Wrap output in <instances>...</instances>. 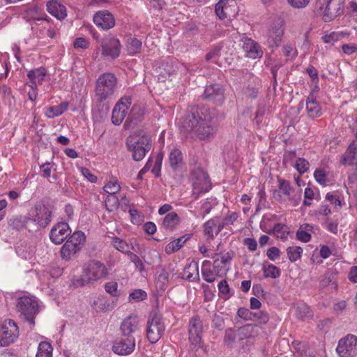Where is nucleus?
Masks as SVG:
<instances>
[{"instance_id": "nucleus-1", "label": "nucleus", "mask_w": 357, "mask_h": 357, "mask_svg": "<svg viewBox=\"0 0 357 357\" xmlns=\"http://www.w3.org/2000/svg\"><path fill=\"white\" fill-rule=\"evenodd\" d=\"M182 130L192 138L210 139L214 136L212 117L207 109L197 110L188 116L182 124Z\"/></svg>"}, {"instance_id": "nucleus-2", "label": "nucleus", "mask_w": 357, "mask_h": 357, "mask_svg": "<svg viewBox=\"0 0 357 357\" xmlns=\"http://www.w3.org/2000/svg\"><path fill=\"white\" fill-rule=\"evenodd\" d=\"M126 144L128 151L132 152V159L135 161L142 160L151 149V138L143 130L129 135Z\"/></svg>"}, {"instance_id": "nucleus-3", "label": "nucleus", "mask_w": 357, "mask_h": 357, "mask_svg": "<svg viewBox=\"0 0 357 357\" xmlns=\"http://www.w3.org/2000/svg\"><path fill=\"white\" fill-rule=\"evenodd\" d=\"M108 275V270L105 265L97 260L89 261L84 269L83 275L75 282L76 286H84L85 284L103 279Z\"/></svg>"}, {"instance_id": "nucleus-4", "label": "nucleus", "mask_w": 357, "mask_h": 357, "mask_svg": "<svg viewBox=\"0 0 357 357\" xmlns=\"http://www.w3.org/2000/svg\"><path fill=\"white\" fill-rule=\"evenodd\" d=\"M190 179L192 185V195L195 199H198L202 193L208 192L211 188L208 174L200 167H195L191 171Z\"/></svg>"}, {"instance_id": "nucleus-5", "label": "nucleus", "mask_w": 357, "mask_h": 357, "mask_svg": "<svg viewBox=\"0 0 357 357\" xmlns=\"http://www.w3.org/2000/svg\"><path fill=\"white\" fill-rule=\"evenodd\" d=\"M17 309L20 317L33 328L35 326V317L38 313V302L29 296L20 297L17 299Z\"/></svg>"}, {"instance_id": "nucleus-6", "label": "nucleus", "mask_w": 357, "mask_h": 357, "mask_svg": "<svg viewBox=\"0 0 357 357\" xmlns=\"http://www.w3.org/2000/svg\"><path fill=\"white\" fill-rule=\"evenodd\" d=\"M116 77L114 75L106 73L100 75L96 81V92L100 100L111 97L116 86Z\"/></svg>"}, {"instance_id": "nucleus-7", "label": "nucleus", "mask_w": 357, "mask_h": 357, "mask_svg": "<svg viewBox=\"0 0 357 357\" xmlns=\"http://www.w3.org/2000/svg\"><path fill=\"white\" fill-rule=\"evenodd\" d=\"M52 214L51 206L40 202L29 210L28 216L31 223H35L38 227H45L51 222Z\"/></svg>"}, {"instance_id": "nucleus-8", "label": "nucleus", "mask_w": 357, "mask_h": 357, "mask_svg": "<svg viewBox=\"0 0 357 357\" xmlns=\"http://www.w3.org/2000/svg\"><path fill=\"white\" fill-rule=\"evenodd\" d=\"M165 330L161 315L156 311L150 313L146 326V337L151 343L157 342Z\"/></svg>"}, {"instance_id": "nucleus-9", "label": "nucleus", "mask_w": 357, "mask_h": 357, "mask_svg": "<svg viewBox=\"0 0 357 357\" xmlns=\"http://www.w3.org/2000/svg\"><path fill=\"white\" fill-rule=\"evenodd\" d=\"M323 10L324 22H331L344 12L343 0H318Z\"/></svg>"}, {"instance_id": "nucleus-10", "label": "nucleus", "mask_w": 357, "mask_h": 357, "mask_svg": "<svg viewBox=\"0 0 357 357\" xmlns=\"http://www.w3.org/2000/svg\"><path fill=\"white\" fill-rule=\"evenodd\" d=\"M284 35V27L282 22L278 20L273 22L267 30L266 34V44L273 50L278 47Z\"/></svg>"}, {"instance_id": "nucleus-11", "label": "nucleus", "mask_w": 357, "mask_h": 357, "mask_svg": "<svg viewBox=\"0 0 357 357\" xmlns=\"http://www.w3.org/2000/svg\"><path fill=\"white\" fill-rule=\"evenodd\" d=\"M336 351L340 357H355L357 356V337L347 335L340 339Z\"/></svg>"}, {"instance_id": "nucleus-12", "label": "nucleus", "mask_w": 357, "mask_h": 357, "mask_svg": "<svg viewBox=\"0 0 357 357\" xmlns=\"http://www.w3.org/2000/svg\"><path fill=\"white\" fill-rule=\"evenodd\" d=\"M1 335L4 347L15 342L19 336V328L17 324L11 319H6L0 323Z\"/></svg>"}, {"instance_id": "nucleus-13", "label": "nucleus", "mask_w": 357, "mask_h": 357, "mask_svg": "<svg viewBox=\"0 0 357 357\" xmlns=\"http://www.w3.org/2000/svg\"><path fill=\"white\" fill-rule=\"evenodd\" d=\"M131 104V98L128 96L122 97L117 102L113 109L112 115V121L114 125L119 126L123 122Z\"/></svg>"}, {"instance_id": "nucleus-14", "label": "nucleus", "mask_w": 357, "mask_h": 357, "mask_svg": "<svg viewBox=\"0 0 357 357\" xmlns=\"http://www.w3.org/2000/svg\"><path fill=\"white\" fill-rule=\"evenodd\" d=\"M202 332V321L197 316L192 317L188 324L189 340L192 344L195 346L200 344Z\"/></svg>"}, {"instance_id": "nucleus-15", "label": "nucleus", "mask_w": 357, "mask_h": 357, "mask_svg": "<svg viewBox=\"0 0 357 357\" xmlns=\"http://www.w3.org/2000/svg\"><path fill=\"white\" fill-rule=\"evenodd\" d=\"M102 54L104 56H108L111 59L117 58L121 52V44L119 39L108 36L105 38L102 41Z\"/></svg>"}, {"instance_id": "nucleus-16", "label": "nucleus", "mask_w": 357, "mask_h": 357, "mask_svg": "<svg viewBox=\"0 0 357 357\" xmlns=\"http://www.w3.org/2000/svg\"><path fill=\"white\" fill-rule=\"evenodd\" d=\"M215 13L221 19L234 17L236 14V3L234 1L220 0L215 6Z\"/></svg>"}, {"instance_id": "nucleus-17", "label": "nucleus", "mask_w": 357, "mask_h": 357, "mask_svg": "<svg viewBox=\"0 0 357 357\" xmlns=\"http://www.w3.org/2000/svg\"><path fill=\"white\" fill-rule=\"evenodd\" d=\"M202 96L204 99L216 105H221L225 100L224 90L218 84L206 86Z\"/></svg>"}, {"instance_id": "nucleus-18", "label": "nucleus", "mask_w": 357, "mask_h": 357, "mask_svg": "<svg viewBox=\"0 0 357 357\" xmlns=\"http://www.w3.org/2000/svg\"><path fill=\"white\" fill-rule=\"evenodd\" d=\"M135 337H123L121 335V339L113 344L112 350L119 355H128L135 350Z\"/></svg>"}, {"instance_id": "nucleus-19", "label": "nucleus", "mask_w": 357, "mask_h": 357, "mask_svg": "<svg viewBox=\"0 0 357 357\" xmlns=\"http://www.w3.org/2000/svg\"><path fill=\"white\" fill-rule=\"evenodd\" d=\"M70 232V227L67 223L59 222L52 228L50 232V238L52 243L59 245L64 241Z\"/></svg>"}, {"instance_id": "nucleus-20", "label": "nucleus", "mask_w": 357, "mask_h": 357, "mask_svg": "<svg viewBox=\"0 0 357 357\" xmlns=\"http://www.w3.org/2000/svg\"><path fill=\"white\" fill-rule=\"evenodd\" d=\"M93 22L103 30H109L115 25L114 17L107 10L97 12L93 16Z\"/></svg>"}, {"instance_id": "nucleus-21", "label": "nucleus", "mask_w": 357, "mask_h": 357, "mask_svg": "<svg viewBox=\"0 0 357 357\" xmlns=\"http://www.w3.org/2000/svg\"><path fill=\"white\" fill-rule=\"evenodd\" d=\"M123 337H135L139 331V320L137 316H128L121 323L120 327Z\"/></svg>"}, {"instance_id": "nucleus-22", "label": "nucleus", "mask_w": 357, "mask_h": 357, "mask_svg": "<svg viewBox=\"0 0 357 357\" xmlns=\"http://www.w3.org/2000/svg\"><path fill=\"white\" fill-rule=\"evenodd\" d=\"M241 40L246 56L251 59H257L263 56V51L257 42L248 37H243Z\"/></svg>"}, {"instance_id": "nucleus-23", "label": "nucleus", "mask_w": 357, "mask_h": 357, "mask_svg": "<svg viewBox=\"0 0 357 357\" xmlns=\"http://www.w3.org/2000/svg\"><path fill=\"white\" fill-rule=\"evenodd\" d=\"M144 109L138 105H134L130 114L124 123L123 127L126 130L133 128L144 119Z\"/></svg>"}, {"instance_id": "nucleus-24", "label": "nucleus", "mask_w": 357, "mask_h": 357, "mask_svg": "<svg viewBox=\"0 0 357 357\" xmlns=\"http://www.w3.org/2000/svg\"><path fill=\"white\" fill-rule=\"evenodd\" d=\"M168 162L174 172L180 170L184 165L183 155L181 150L177 148L172 149L169 153Z\"/></svg>"}, {"instance_id": "nucleus-25", "label": "nucleus", "mask_w": 357, "mask_h": 357, "mask_svg": "<svg viewBox=\"0 0 357 357\" xmlns=\"http://www.w3.org/2000/svg\"><path fill=\"white\" fill-rule=\"evenodd\" d=\"M279 189L275 190L273 192V197L278 201H281L282 199V196L281 193L283 194V195L288 198L289 200L291 199V195H292L293 192L294 191V188L291 185V183L289 181L283 180V179H279Z\"/></svg>"}, {"instance_id": "nucleus-26", "label": "nucleus", "mask_w": 357, "mask_h": 357, "mask_svg": "<svg viewBox=\"0 0 357 357\" xmlns=\"http://www.w3.org/2000/svg\"><path fill=\"white\" fill-rule=\"evenodd\" d=\"M182 278L188 281L198 282L200 279L198 263L191 261L186 265L183 269Z\"/></svg>"}, {"instance_id": "nucleus-27", "label": "nucleus", "mask_w": 357, "mask_h": 357, "mask_svg": "<svg viewBox=\"0 0 357 357\" xmlns=\"http://www.w3.org/2000/svg\"><path fill=\"white\" fill-rule=\"evenodd\" d=\"M46 6L47 11L59 20L64 19L67 15L66 7L57 1H49Z\"/></svg>"}, {"instance_id": "nucleus-28", "label": "nucleus", "mask_w": 357, "mask_h": 357, "mask_svg": "<svg viewBox=\"0 0 357 357\" xmlns=\"http://www.w3.org/2000/svg\"><path fill=\"white\" fill-rule=\"evenodd\" d=\"M306 110L310 118H317L321 115V109L313 95H310L306 100Z\"/></svg>"}, {"instance_id": "nucleus-29", "label": "nucleus", "mask_w": 357, "mask_h": 357, "mask_svg": "<svg viewBox=\"0 0 357 357\" xmlns=\"http://www.w3.org/2000/svg\"><path fill=\"white\" fill-rule=\"evenodd\" d=\"M45 75L46 70L42 67L30 70L27 74V76L31 82L30 86L33 89H36L38 84H42Z\"/></svg>"}, {"instance_id": "nucleus-30", "label": "nucleus", "mask_w": 357, "mask_h": 357, "mask_svg": "<svg viewBox=\"0 0 357 357\" xmlns=\"http://www.w3.org/2000/svg\"><path fill=\"white\" fill-rule=\"evenodd\" d=\"M342 163L347 165H353L357 163V146L351 143L348 146L342 157Z\"/></svg>"}, {"instance_id": "nucleus-31", "label": "nucleus", "mask_w": 357, "mask_h": 357, "mask_svg": "<svg viewBox=\"0 0 357 357\" xmlns=\"http://www.w3.org/2000/svg\"><path fill=\"white\" fill-rule=\"evenodd\" d=\"M201 271L204 280L209 283L213 282L218 277L214 268L211 269V262L208 260L202 262Z\"/></svg>"}, {"instance_id": "nucleus-32", "label": "nucleus", "mask_w": 357, "mask_h": 357, "mask_svg": "<svg viewBox=\"0 0 357 357\" xmlns=\"http://www.w3.org/2000/svg\"><path fill=\"white\" fill-rule=\"evenodd\" d=\"M31 223L30 220H29V216L22 217V216H17L13 217L8 221V225L12 229L16 230H21L23 229H29V225Z\"/></svg>"}, {"instance_id": "nucleus-33", "label": "nucleus", "mask_w": 357, "mask_h": 357, "mask_svg": "<svg viewBox=\"0 0 357 357\" xmlns=\"http://www.w3.org/2000/svg\"><path fill=\"white\" fill-rule=\"evenodd\" d=\"M68 243L77 248L79 251L83 248L86 242V236L84 232L81 231H75L66 241Z\"/></svg>"}, {"instance_id": "nucleus-34", "label": "nucleus", "mask_w": 357, "mask_h": 357, "mask_svg": "<svg viewBox=\"0 0 357 357\" xmlns=\"http://www.w3.org/2000/svg\"><path fill=\"white\" fill-rule=\"evenodd\" d=\"M79 250L74 247L72 243L66 242L61 248V257L66 261L71 260Z\"/></svg>"}, {"instance_id": "nucleus-35", "label": "nucleus", "mask_w": 357, "mask_h": 357, "mask_svg": "<svg viewBox=\"0 0 357 357\" xmlns=\"http://www.w3.org/2000/svg\"><path fill=\"white\" fill-rule=\"evenodd\" d=\"M68 107V103L67 102H63L60 105L49 107L46 109L45 116L52 119L56 116L61 115Z\"/></svg>"}, {"instance_id": "nucleus-36", "label": "nucleus", "mask_w": 357, "mask_h": 357, "mask_svg": "<svg viewBox=\"0 0 357 357\" xmlns=\"http://www.w3.org/2000/svg\"><path fill=\"white\" fill-rule=\"evenodd\" d=\"M189 238V236H183L170 242L165 247L166 253L169 255L178 251Z\"/></svg>"}, {"instance_id": "nucleus-37", "label": "nucleus", "mask_w": 357, "mask_h": 357, "mask_svg": "<svg viewBox=\"0 0 357 357\" xmlns=\"http://www.w3.org/2000/svg\"><path fill=\"white\" fill-rule=\"evenodd\" d=\"M179 223V218L176 213L172 212L166 215L163 219L162 226L169 229H173Z\"/></svg>"}, {"instance_id": "nucleus-38", "label": "nucleus", "mask_w": 357, "mask_h": 357, "mask_svg": "<svg viewBox=\"0 0 357 357\" xmlns=\"http://www.w3.org/2000/svg\"><path fill=\"white\" fill-rule=\"evenodd\" d=\"M93 303L96 305V310L102 312L112 310L116 305V301L114 300L101 299L98 301H95Z\"/></svg>"}, {"instance_id": "nucleus-39", "label": "nucleus", "mask_w": 357, "mask_h": 357, "mask_svg": "<svg viewBox=\"0 0 357 357\" xmlns=\"http://www.w3.org/2000/svg\"><path fill=\"white\" fill-rule=\"evenodd\" d=\"M53 348L47 342H41L38 347L36 357H52Z\"/></svg>"}, {"instance_id": "nucleus-40", "label": "nucleus", "mask_w": 357, "mask_h": 357, "mask_svg": "<svg viewBox=\"0 0 357 357\" xmlns=\"http://www.w3.org/2000/svg\"><path fill=\"white\" fill-rule=\"evenodd\" d=\"M142 41L136 38H130L127 40V51L130 54H135L140 52Z\"/></svg>"}, {"instance_id": "nucleus-41", "label": "nucleus", "mask_w": 357, "mask_h": 357, "mask_svg": "<svg viewBox=\"0 0 357 357\" xmlns=\"http://www.w3.org/2000/svg\"><path fill=\"white\" fill-rule=\"evenodd\" d=\"M264 275L265 278H278L280 275V269L273 264L264 265Z\"/></svg>"}, {"instance_id": "nucleus-42", "label": "nucleus", "mask_w": 357, "mask_h": 357, "mask_svg": "<svg viewBox=\"0 0 357 357\" xmlns=\"http://www.w3.org/2000/svg\"><path fill=\"white\" fill-rule=\"evenodd\" d=\"M296 317L299 319H305L312 317V312L310 307L305 304H301L296 307Z\"/></svg>"}, {"instance_id": "nucleus-43", "label": "nucleus", "mask_w": 357, "mask_h": 357, "mask_svg": "<svg viewBox=\"0 0 357 357\" xmlns=\"http://www.w3.org/2000/svg\"><path fill=\"white\" fill-rule=\"evenodd\" d=\"M259 330L257 325L246 324L238 329L241 334L243 335L245 337L255 336Z\"/></svg>"}, {"instance_id": "nucleus-44", "label": "nucleus", "mask_w": 357, "mask_h": 357, "mask_svg": "<svg viewBox=\"0 0 357 357\" xmlns=\"http://www.w3.org/2000/svg\"><path fill=\"white\" fill-rule=\"evenodd\" d=\"M287 252L289 259L291 262H294L301 257L303 249L299 246H291L287 249Z\"/></svg>"}, {"instance_id": "nucleus-45", "label": "nucleus", "mask_w": 357, "mask_h": 357, "mask_svg": "<svg viewBox=\"0 0 357 357\" xmlns=\"http://www.w3.org/2000/svg\"><path fill=\"white\" fill-rule=\"evenodd\" d=\"M176 68L172 65L162 64L159 67L160 75L158 79L165 81L164 79L166 78V75L170 76L172 75L176 71Z\"/></svg>"}, {"instance_id": "nucleus-46", "label": "nucleus", "mask_w": 357, "mask_h": 357, "mask_svg": "<svg viewBox=\"0 0 357 357\" xmlns=\"http://www.w3.org/2000/svg\"><path fill=\"white\" fill-rule=\"evenodd\" d=\"M220 47H215L206 54L205 59L208 62L217 63L220 56Z\"/></svg>"}, {"instance_id": "nucleus-47", "label": "nucleus", "mask_w": 357, "mask_h": 357, "mask_svg": "<svg viewBox=\"0 0 357 357\" xmlns=\"http://www.w3.org/2000/svg\"><path fill=\"white\" fill-rule=\"evenodd\" d=\"M309 162L303 158H298L296 160V163L294 165L295 168L297 171L301 174H304L307 172L309 169Z\"/></svg>"}, {"instance_id": "nucleus-48", "label": "nucleus", "mask_w": 357, "mask_h": 357, "mask_svg": "<svg viewBox=\"0 0 357 357\" xmlns=\"http://www.w3.org/2000/svg\"><path fill=\"white\" fill-rule=\"evenodd\" d=\"M103 189L109 195H116L121 190V187L117 181H109Z\"/></svg>"}, {"instance_id": "nucleus-49", "label": "nucleus", "mask_w": 357, "mask_h": 357, "mask_svg": "<svg viewBox=\"0 0 357 357\" xmlns=\"http://www.w3.org/2000/svg\"><path fill=\"white\" fill-rule=\"evenodd\" d=\"M218 220L217 218L211 219L204 224V232L208 236L213 237V228L217 226Z\"/></svg>"}, {"instance_id": "nucleus-50", "label": "nucleus", "mask_w": 357, "mask_h": 357, "mask_svg": "<svg viewBox=\"0 0 357 357\" xmlns=\"http://www.w3.org/2000/svg\"><path fill=\"white\" fill-rule=\"evenodd\" d=\"M168 278H169L168 272L165 269H162L161 271L160 272V273L157 276V279H156L157 280V285L160 289H164L165 286L166 285V284L168 282Z\"/></svg>"}, {"instance_id": "nucleus-51", "label": "nucleus", "mask_w": 357, "mask_h": 357, "mask_svg": "<svg viewBox=\"0 0 357 357\" xmlns=\"http://www.w3.org/2000/svg\"><path fill=\"white\" fill-rule=\"evenodd\" d=\"M269 320L268 314L265 311L253 312L252 321H259L260 324H266Z\"/></svg>"}, {"instance_id": "nucleus-52", "label": "nucleus", "mask_w": 357, "mask_h": 357, "mask_svg": "<svg viewBox=\"0 0 357 357\" xmlns=\"http://www.w3.org/2000/svg\"><path fill=\"white\" fill-rule=\"evenodd\" d=\"M114 247L120 252H126L128 250V245L126 242L119 238L115 237L112 240Z\"/></svg>"}, {"instance_id": "nucleus-53", "label": "nucleus", "mask_w": 357, "mask_h": 357, "mask_svg": "<svg viewBox=\"0 0 357 357\" xmlns=\"http://www.w3.org/2000/svg\"><path fill=\"white\" fill-rule=\"evenodd\" d=\"M117 288L118 284L114 281L107 282L105 284V289L106 292L114 297H117L119 296Z\"/></svg>"}, {"instance_id": "nucleus-54", "label": "nucleus", "mask_w": 357, "mask_h": 357, "mask_svg": "<svg viewBox=\"0 0 357 357\" xmlns=\"http://www.w3.org/2000/svg\"><path fill=\"white\" fill-rule=\"evenodd\" d=\"M146 293L142 289H136L129 295V299L136 302L142 301L146 298Z\"/></svg>"}, {"instance_id": "nucleus-55", "label": "nucleus", "mask_w": 357, "mask_h": 357, "mask_svg": "<svg viewBox=\"0 0 357 357\" xmlns=\"http://www.w3.org/2000/svg\"><path fill=\"white\" fill-rule=\"evenodd\" d=\"M130 261L135 264V268L142 272L144 270V266L140 258L135 253H130Z\"/></svg>"}, {"instance_id": "nucleus-56", "label": "nucleus", "mask_w": 357, "mask_h": 357, "mask_svg": "<svg viewBox=\"0 0 357 357\" xmlns=\"http://www.w3.org/2000/svg\"><path fill=\"white\" fill-rule=\"evenodd\" d=\"M296 237L302 242L307 243L311 239V235L306 230L303 229V226L296 231Z\"/></svg>"}, {"instance_id": "nucleus-57", "label": "nucleus", "mask_w": 357, "mask_h": 357, "mask_svg": "<svg viewBox=\"0 0 357 357\" xmlns=\"http://www.w3.org/2000/svg\"><path fill=\"white\" fill-rule=\"evenodd\" d=\"M237 314L238 317L245 320H252L253 312L245 307H240Z\"/></svg>"}, {"instance_id": "nucleus-58", "label": "nucleus", "mask_w": 357, "mask_h": 357, "mask_svg": "<svg viewBox=\"0 0 357 357\" xmlns=\"http://www.w3.org/2000/svg\"><path fill=\"white\" fill-rule=\"evenodd\" d=\"M288 3L294 8H305L310 0H287Z\"/></svg>"}, {"instance_id": "nucleus-59", "label": "nucleus", "mask_w": 357, "mask_h": 357, "mask_svg": "<svg viewBox=\"0 0 357 357\" xmlns=\"http://www.w3.org/2000/svg\"><path fill=\"white\" fill-rule=\"evenodd\" d=\"M212 322L215 328H217L220 331L223 329L225 322L223 318L221 316L215 314L213 317Z\"/></svg>"}, {"instance_id": "nucleus-60", "label": "nucleus", "mask_w": 357, "mask_h": 357, "mask_svg": "<svg viewBox=\"0 0 357 357\" xmlns=\"http://www.w3.org/2000/svg\"><path fill=\"white\" fill-rule=\"evenodd\" d=\"M54 166L53 163L46 162L40 165V168L42 172V175L45 178H49L51 175V170Z\"/></svg>"}, {"instance_id": "nucleus-61", "label": "nucleus", "mask_w": 357, "mask_h": 357, "mask_svg": "<svg viewBox=\"0 0 357 357\" xmlns=\"http://www.w3.org/2000/svg\"><path fill=\"white\" fill-rule=\"evenodd\" d=\"M80 171L82 174L90 182L96 183L97 181V176L91 172L86 167H81Z\"/></svg>"}, {"instance_id": "nucleus-62", "label": "nucleus", "mask_w": 357, "mask_h": 357, "mask_svg": "<svg viewBox=\"0 0 357 357\" xmlns=\"http://www.w3.org/2000/svg\"><path fill=\"white\" fill-rule=\"evenodd\" d=\"M213 266L216 272L215 274H218V276L222 277V275L225 274L224 269L225 265L221 264V263L219 261V258H217L214 260Z\"/></svg>"}, {"instance_id": "nucleus-63", "label": "nucleus", "mask_w": 357, "mask_h": 357, "mask_svg": "<svg viewBox=\"0 0 357 357\" xmlns=\"http://www.w3.org/2000/svg\"><path fill=\"white\" fill-rule=\"evenodd\" d=\"M331 213V208L328 205H321L319 208L314 211V214L319 217L320 215L327 216Z\"/></svg>"}, {"instance_id": "nucleus-64", "label": "nucleus", "mask_w": 357, "mask_h": 357, "mask_svg": "<svg viewBox=\"0 0 357 357\" xmlns=\"http://www.w3.org/2000/svg\"><path fill=\"white\" fill-rule=\"evenodd\" d=\"M73 45L75 48L86 49L89 47V42L84 38H77Z\"/></svg>"}]
</instances>
